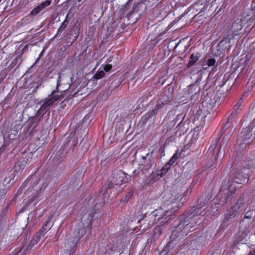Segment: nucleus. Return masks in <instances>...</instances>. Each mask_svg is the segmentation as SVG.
<instances>
[{"mask_svg": "<svg viewBox=\"0 0 255 255\" xmlns=\"http://www.w3.org/2000/svg\"><path fill=\"white\" fill-rule=\"evenodd\" d=\"M6 180H7V179H4V182H3V185L5 187H6V188H8L10 186V181H11V179H9L8 181L6 182Z\"/></svg>", "mask_w": 255, "mask_h": 255, "instance_id": "32", "label": "nucleus"}, {"mask_svg": "<svg viewBox=\"0 0 255 255\" xmlns=\"http://www.w3.org/2000/svg\"><path fill=\"white\" fill-rule=\"evenodd\" d=\"M200 57V54L197 53L196 54H192L191 55L189 59V62L188 63L187 67L190 68L193 66L199 59Z\"/></svg>", "mask_w": 255, "mask_h": 255, "instance_id": "20", "label": "nucleus"}, {"mask_svg": "<svg viewBox=\"0 0 255 255\" xmlns=\"http://www.w3.org/2000/svg\"><path fill=\"white\" fill-rule=\"evenodd\" d=\"M252 58V55H248L247 56V64L248 63V61Z\"/></svg>", "mask_w": 255, "mask_h": 255, "instance_id": "40", "label": "nucleus"}, {"mask_svg": "<svg viewBox=\"0 0 255 255\" xmlns=\"http://www.w3.org/2000/svg\"><path fill=\"white\" fill-rule=\"evenodd\" d=\"M252 124H255V119L254 120H253L252 121Z\"/></svg>", "mask_w": 255, "mask_h": 255, "instance_id": "42", "label": "nucleus"}, {"mask_svg": "<svg viewBox=\"0 0 255 255\" xmlns=\"http://www.w3.org/2000/svg\"><path fill=\"white\" fill-rule=\"evenodd\" d=\"M68 22L66 21H64L62 22L61 25L59 28V31H62L63 29H64L67 25Z\"/></svg>", "mask_w": 255, "mask_h": 255, "instance_id": "31", "label": "nucleus"}, {"mask_svg": "<svg viewBox=\"0 0 255 255\" xmlns=\"http://www.w3.org/2000/svg\"><path fill=\"white\" fill-rule=\"evenodd\" d=\"M219 140H218V138H217L216 139L215 143L214 144L211 145L210 146V148H212L213 149H214L215 148L216 144H217V142H218Z\"/></svg>", "mask_w": 255, "mask_h": 255, "instance_id": "35", "label": "nucleus"}, {"mask_svg": "<svg viewBox=\"0 0 255 255\" xmlns=\"http://www.w3.org/2000/svg\"><path fill=\"white\" fill-rule=\"evenodd\" d=\"M173 212L174 211L172 210V207L170 205H167V206L165 204L162 205L160 208L155 210L146 218L144 224L147 225L148 228L147 229L144 228L143 230H147L159 221L161 224L165 223L166 218Z\"/></svg>", "mask_w": 255, "mask_h": 255, "instance_id": "4", "label": "nucleus"}, {"mask_svg": "<svg viewBox=\"0 0 255 255\" xmlns=\"http://www.w3.org/2000/svg\"><path fill=\"white\" fill-rule=\"evenodd\" d=\"M61 82V74L59 73V76H58V80H57V88L56 89H58V86H59L60 85V83Z\"/></svg>", "mask_w": 255, "mask_h": 255, "instance_id": "37", "label": "nucleus"}, {"mask_svg": "<svg viewBox=\"0 0 255 255\" xmlns=\"http://www.w3.org/2000/svg\"><path fill=\"white\" fill-rule=\"evenodd\" d=\"M51 0H46L43 2H41L38 5L34 8L30 12L29 14L22 19V20L26 23V21L29 20V18H31V15H36L38 14L40 11H41L43 9L45 8L47 6L49 5L51 3Z\"/></svg>", "mask_w": 255, "mask_h": 255, "instance_id": "11", "label": "nucleus"}, {"mask_svg": "<svg viewBox=\"0 0 255 255\" xmlns=\"http://www.w3.org/2000/svg\"><path fill=\"white\" fill-rule=\"evenodd\" d=\"M127 174L123 171L120 170L113 174L112 179L108 180L107 183L101 191V194L103 196L108 193V190L114 188L115 186L120 185L123 183L127 182L128 179Z\"/></svg>", "mask_w": 255, "mask_h": 255, "instance_id": "7", "label": "nucleus"}, {"mask_svg": "<svg viewBox=\"0 0 255 255\" xmlns=\"http://www.w3.org/2000/svg\"><path fill=\"white\" fill-rule=\"evenodd\" d=\"M251 249V250L248 255H255V245L252 246Z\"/></svg>", "mask_w": 255, "mask_h": 255, "instance_id": "34", "label": "nucleus"}, {"mask_svg": "<svg viewBox=\"0 0 255 255\" xmlns=\"http://www.w3.org/2000/svg\"><path fill=\"white\" fill-rule=\"evenodd\" d=\"M153 151L147 153L145 156L141 157V160L138 164V169L141 171L147 170L152 166L154 163V158L152 155Z\"/></svg>", "mask_w": 255, "mask_h": 255, "instance_id": "9", "label": "nucleus"}, {"mask_svg": "<svg viewBox=\"0 0 255 255\" xmlns=\"http://www.w3.org/2000/svg\"><path fill=\"white\" fill-rule=\"evenodd\" d=\"M232 135V132H231V129H230L229 131V134H227L224 137V138H223L220 144H221V147L224 146H226L228 142V141H229L230 138H231V136Z\"/></svg>", "mask_w": 255, "mask_h": 255, "instance_id": "22", "label": "nucleus"}, {"mask_svg": "<svg viewBox=\"0 0 255 255\" xmlns=\"http://www.w3.org/2000/svg\"><path fill=\"white\" fill-rule=\"evenodd\" d=\"M171 167V166L170 165V164L166 163L161 169L158 170L160 171V174L164 176L169 171Z\"/></svg>", "mask_w": 255, "mask_h": 255, "instance_id": "25", "label": "nucleus"}, {"mask_svg": "<svg viewBox=\"0 0 255 255\" xmlns=\"http://www.w3.org/2000/svg\"><path fill=\"white\" fill-rule=\"evenodd\" d=\"M42 52H41V53L40 54L39 56H40L41 55H42Z\"/></svg>", "mask_w": 255, "mask_h": 255, "instance_id": "44", "label": "nucleus"}, {"mask_svg": "<svg viewBox=\"0 0 255 255\" xmlns=\"http://www.w3.org/2000/svg\"><path fill=\"white\" fill-rule=\"evenodd\" d=\"M245 199L243 197H241L234 206L227 210L225 213L224 223L221 224L220 228L224 227L225 224L227 222H233L236 221L242 211L247 210V208H245Z\"/></svg>", "mask_w": 255, "mask_h": 255, "instance_id": "5", "label": "nucleus"}, {"mask_svg": "<svg viewBox=\"0 0 255 255\" xmlns=\"http://www.w3.org/2000/svg\"><path fill=\"white\" fill-rule=\"evenodd\" d=\"M206 215L204 209L200 207L195 209L193 212L188 215L177 226L174 227L173 234L174 236L187 235L188 233L194 231L197 226L200 225L202 217Z\"/></svg>", "mask_w": 255, "mask_h": 255, "instance_id": "2", "label": "nucleus"}, {"mask_svg": "<svg viewBox=\"0 0 255 255\" xmlns=\"http://www.w3.org/2000/svg\"><path fill=\"white\" fill-rule=\"evenodd\" d=\"M92 218V212L87 211L82 215L80 219L76 220L77 225L73 233V239L67 242L65 246L66 250L63 255H72L74 254L78 241L85 234L86 231L91 228Z\"/></svg>", "mask_w": 255, "mask_h": 255, "instance_id": "1", "label": "nucleus"}, {"mask_svg": "<svg viewBox=\"0 0 255 255\" xmlns=\"http://www.w3.org/2000/svg\"><path fill=\"white\" fill-rule=\"evenodd\" d=\"M2 79H0V83L2 82Z\"/></svg>", "mask_w": 255, "mask_h": 255, "instance_id": "43", "label": "nucleus"}, {"mask_svg": "<svg viewBox=\"0 0 255 255\" xmlns=\"http://www.w3.org/2000/svg\"><path fill=\"white\" fill-rule=\"evenodd\" d=\"M43 237L42 234L37 233L36 235L33 237L29 243L30 247L33 248L40 240L41 237Z\"/></svg>", "mask_w": 255, "mask_h": 255, "instance_id": "21", "label": "nucleus"}, {"mask_svg": "<svg viewBox=\"0 0 255 255\" xmlns=\"http://www.w3.org/2000/svg\"><path fill=\"white\" fill-rule=\"evenodd\" d=\"M32 249V248L30 247L29 244L25 243L19 248L17 253L21 252L23 255H25L28 253Z\"/></svg>", "mask_w": 255, "mask_h": 255, "instance_id": "19", "label": "nucleus"}, {"mask_svg": "<svg viewBox=\"0 0 255 255\" xmlns=\"http://www.w3.org/2000/svg\"><path fill=\"white\" fill-rule=\"evenodd\" d=\"M39 196V192L36 191L35 192L33 193V196L29 199L28 204H30L34 201Z\"/></svg>", "mask_w": 255, "mask_h": 255, "instance_id": "30", "label": "nucleus"}, {"mask_svg": "<svg viewBox=\"0 0 255 255\" xmlns=\"http://www.w3.org/2000/svg\"><path fill=\"white\" fill-rule=\"evenodd\" d=\"M6 193V189L5 188L2 189L0 190V194L5 195Z\"/></svg>", "mask_w": 255, "mask_h": 255, "instance_id": "38", "label": "nucleus"}, {"mask_svg": "<svg viewBox=\"0 0 255 255\" xmlns=\"http://www.w3.org/2000/svg\"><path fill=\"white\" fill-rule=\"evenodd\" d=\"M180 157L179 154L177 153V152H176L172 157V158L170 159V160L168 161L167 163L170 164V165L172 166L173 163L175 162V161L179 158Z\"/></svg>", "mask_w": 255, "mask_h": 255, "instance_id": "27", "label": "nucleus"}, {"mask_svg": "<svg viewBox=\"0 0 255 255\" xmlns=\"http://www.w3.org/2000/svg\"><path fill=\"white\" fill-rule=\"evenodd\" d=\"M43 116V115L37 112L34 116L29 118L27 121L28 128H32V130L36 128Z\"/></svg>", "mask_w": 255, "mask_h": 255, "instance_id": "12", "label": "nucleus"}, {"mask_svg": "<svg viewBox=\"0 0 255 255\" xmlns=\"http://www.w3.org/2000/svg\"><path fill=\"white\" fill-rule=\"evenodd\" d=\"M191 188L190 187L189 188H188L186 191V192H185V195H187L188 193H191Z\"/></svg>", "mask_w": 255, "mask_h": 255, "instance_id": "39", "label": "nucleus"}, {"mask_svg": "<svg viewBox=\"0 0 255 255\" xmlns=\"http://www.w3.org/2000/svg\"><path fill=\"white\" fill-rule=\"evenodd\" d=\"M169 102V98L166 94L161 95V98L157 101L156 104L153 109L157 113L158 111L162 109Z\"/></svg>", "mask_w": 255, "mask_h": 255, "instance_id": "14", "label": "nucleus"}, {"mask_svg": "<svg viewBox=\"0 0 255 255\" xmlns=\"http://www.w3.org/2000/svg\"><path fill=\"white\" fill-rule=\"evenodd\" d=\"M197 87H195L194 85H190L188 87V89L187 90V92L189 94H192L191 97L193 95V92H194V94L196 95L197 93H196V90L197 89Z\"/></svg>", "mask_w": 255, "mask_h": 255, "instance_id": "29", "label": "nucleus"}, {"mask_svg": "<svg viewBox=\"0 0 255 255\" xmlns=\"http://www.w3.org/2000/svg\"><path fill=\"white\" fill-rule=\"evenodd\" d=\"M203 11L199 12L197 14L195 15L194 17V18L198 19L200 16H202Z\"/></svg>", "mask_w": 255, "mask_h": 255, "instance_id": "36", "label": "nucleus"}, {"mask_svg": "<svg viewBox=\"0 0 255 255\" xmlns=\"http://www.w3.org/2000/svg\"><path fill=\"white\" fill-rule=\"evenodd\" d=\"M255 13L254 10L249 9L247 12L244 13L243 17L241 19L238 18L235 20L229 27L227 35L220 42L219 46H223L226 43H230L231 40L233 39L235 36L242 33L243 22L247 21L249 26L255 23Z\"/></svg>", "mask_w": 255, "mask_h": 255, "instance_id": "3", "label": "nucleus"}, {"mask_svg": "<svg viewBox=\"0 0 255 255\" xmlns=\"http://www.w3.org/2000/svg\"><path fill=\"white\" fill-rule=\"evenodd\" d=\"M247 176H244L241 173H237L234 177L232 183L229 185V191L233 193L237 189L240 188V184H242L246 182Z\"/></svg>", "mask_w": 255, "mask_h": 255, "instance_id": "10", "label": "nucleus"}, {"mask_svg": "<svg viewBox=\"0 0 255 255\" xmlns=\"http://www.w3.org/2000/svg\"><path fill=\"white\" fill-rule=\"evenodd\" d=\"M163 176L160 174V171L157 169L151 173L149 177V181L152 183L159 180Z\"/></svg>", "mask_w": 255, "mask_h": 255, "instance_id": "17", "label": "nucleus"}, {"mask_svg": "<svg viewBox=\"0 0 255 255\" xmlns=\"http://www.w3.org/2000/svg\"><path fill=\"white\" fill-rule=\"evenodd\" d=\"M60 97V95L56 94V91H53L47 98L43 100L42 105L37 112L43 116L51 108L52 104L59 100Z\"/></svg>", "mask_w": 255, "mask_h": 255, "instance_id": "8", "label": "nucleus"}, {"mask_svg": "<svg viewBox=\"0 0 255 255\" xmlns=\"http://www.w3.org/2000/svg\"><path fill=\"white\" fill-rule=\"evenodd\" d=\"M254 219L250 215L245 216L240 222V231L237 236V242H242L248 236L253 234Z\"/></svg>", "mask_w": 255, "mask_h": 255, "instance_id": "6", "label": "nucleus"}, {"mask_svg": "<svg viewBox=\"0 0 255 255\" xmlns=\"http://www.w3.org/2000/svg\"><path fill=\"white\" fill-rule=\"evenodd\" d=\"M157 113L152 109L151 111L148 112L144 115L145 120L147 121L149 119L154 117L157 115Z\"/></svg>", "mask_w": 255, "mask_h": 255, "instance_id": "26", "label": "nucleus"}, {"mask_svg": "<svg viewBox=\"0 0 255 255\" xmlns=\"http://www.w3.org/2000/svg\"><path fill=\"white\" fill-rule=\"evenodd\" d=\"M143 4L144 5L143 2H141L138 3L137 4L134 5L130 12L127 13V16L129 17L135 12H137L138 11V9L140 8Z\"/></svg>", "mask_w": 255, "mask_h": 255, "instance_id": "23", "label": "nucleus"}, {"mask_svg": "<svg viewBox=\"0 0 255 255\" xmlns=\"http://www.w3.org/2000/svg\"><path fill=\"white\" fill-rule=\"evenodd\" d=\"M216 60L214 58L208 59L207 60H205L202 64V68L205 70H208L209 67H212L215 65Z\"/></svg>", "mask_w": 255, "mask_h": 255, "instance_id": "18", "label": "nucleus"}, {"mask_svg": "<svg viewBox=\"0 0 255 255\" xmlns=\"http://www.w3.org/2000/svg\"><path fill=\"white\" fill-rule=\"evenodd\" d=\"M112 68V65L111 64H106L104 67V70L106 72H109Z\"/></svg>", "mask_w": 255, "mask_h": 255, "instance_id": "33", "label": "nucleus"}, {"mask_svg": "<svg viewBox=\"0 0 255 255\" xmlns=\"http://www.w3.org/2000/svg\"><path fill=\"white\" fill-rule=\"evenodd\" d=\"M235 121L234 120H230V117H229L227 121L226 122L225 125L223 127V128L221 130L220 132L218 134V140H220L221 137L223 134H225L227 131V134H229V131L231 129V132H232V128H230L231 126V124L232 122Z\"/></svg>", "mask_w": 255, "mask_h": 255, "instance_id": "15", "label": "nucleus"}, {"mask_svg": "<svg viewBox=\"0 0 255 255\" xmlns=\"http://www.w3.org/2000/svg\"><path fill=\"white\" fill-rule=\"evenodd\" d=\"M156 230L159 232L160 234L161 233V228L159 227H158L156 228Z\"/></svg>", "mask_w": 255, "mask_h": 255, "instance_id": "41", "label": "nucleus"}, {"mask_svg": "<svg viewBox=\"0 0 255 255\" xmlns=\"http://www.w3.org/2000/svg\"><path fill=\"white\" fill-rule=\"evenodd\" d=\"M18 137V131L16 130H10L9 131L7 138L10 140H14Z\"/></svg>", "mask_w": 255, "mask_h": 255, "instance_id": "24", "label": "nucleus"}, {"mask_svg": "<svg viewBox=\"0 0 255 255\" xmlns=\"http://www.w3.org/2000/svg\"><path fill=\"white\" fill-rule=\"evenodd\" d=\"M105 76V72L103 70L98 71L96 74L94 75L93 78L96 80H99Z\"/></svg>", "mask_w": 255, "mask_h": 255, "instance_id": "28", "label": "nucleus"}, {"mask_svg": "<svg viewBox=\"0 0 255 255\" xmlns=\"http://www.w3.org/2000/svg\"><path fill=\"white\" fill-rule=\"evenodd\" d=\"M51 219V218L49 217L44 223L41 230L38 232L39 234H42L43 237L51 229L52 226Z\"/></svg>", "mask_w": 255, "mask_h": 255, "instance_id": "16", "label": "nucleus"}, {"mask_svg": "<svg viewBox=\"0 0 255 255\" xmlns=\"http://www.w3.org/2000/svg\"><path fill=\"white\" fill-rule=\"evenodd\" d=\"M244 101L242 98H241L239 101L238 102L237 104L234 106L233 108L232 113L229 116L230 120H235L237 118H238V115L241 113L242 109L244 107L243 105Z\"/></svg>", "mask_w": 255, "mask_h": 255, "instance_id": "13", "label": "nucleus"}, {"mask_svg": "<svg viewBox=\"0 0 255 255\" xmlns=\"http://www.w3.org/2000/svg\"><path fill=\"white\" fill-rule=\"evenodd\" d=\"M151 65H153V63L152 62L151 63Z\"/></svg>", "mask_w": 255, "mask_h": 255, "instance_id": "45", "label": "nucleus"}]
</instances>
